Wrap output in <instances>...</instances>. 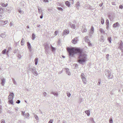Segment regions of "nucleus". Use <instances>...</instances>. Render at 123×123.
<instances>
[{"instance_id":"nucleus-52","label":"nucleus","mask_w":123,"mask_h":123,"mask_svg":"<svg viewBox=\"0 0 123 123\" xmlns=\"http://www.w3.org/2000/svg\"><path fill=\"white\" fill-rule=\"evenodd\" d=\"M20 100H18L16 101V103L17 104H19L20 103Z\"/></svg>"},{"instance_id":"nucleus-64","label":"nucleus","mask_w":123,"mask_h":123,"mask_svg":"<svg viewBox=\"0 0 123 123\" xmlns=\"http://www.w3.org/2000/svg\"><path fill=\"white\" fill-rule=\"evenodd\" d=\"M18 57L19 59L21 57V56L20 55H19L18 56Z\"/></svg>"},{"instance_id":"nucleus-46","label":"nucleus","mask_w":123,"mask_h":123,"mask_svg":"<svg viewBox=\"0 0 123 123\" xmlns=\"http://www.w3.org/2000/svg\"><path fill=\"white\" fill-rule=\"evenodd\" d=\"M5 121L3 119H2L1 121V123H5Z\"/></svg>"},{"instance_id":"nucleus-36","label":"nucleus","mask_w":123,"mask_h":123,"mask_svg":"<svg viewBox=\"0 0 123 123\" xmlns=\"http://www.w3.org/2000/svg\"><path fill=\"white\" fill-rule=\"evenodd\" d=\"M6 52V49H4L2 51V53L3 54H5Z\"/></svg>"},{"instance_id":"nucleus-34","label":"nucleus","mask_w":123,"mask_h":123,"mask_svg":"<svg viewBox=\"0 0 123 123\" xmlns=\"http://www.w3.org/2000/svg\"><path fill=\"white\" fill-rule=\"evenodd\" d=\"M67 96L68 97H69L71 96V94L70 93L68 92H67Z\"/></svg>"},{"instance_id":"nucleus-27","label":"nucleus","mask_w":123,"mask_h":123,"mask_svg":"<svg viewBox=\"0 0 123 123\" xmlns=\"http://www.w3.org/2000/svg\"><path fill=\"white\" fill-rule=\"evenodd\" d=\"M82 31V32H86L87 31V30L86 29L84 28H83L81 29Z\"/></svg>"},{"instance_id":"nucleus-24","label":"nucleus","mask_w":123,"mask_h":123,"mask_svg":"<svg viewBox=\"0 0 123 123\" xmlns=\"http://www.w3.org/2000/svg\"><path fill=\"white\" fill-rule=\"evenodd\" d=\"M101 22L102 24H103L104 23V20L102 18H101Z\"/></svg>"},{"instance_id":"nucleus-1","label":"nucleus","mask_w":123,"mask_h":123,"mask_svg":"<svg viewBox=\"0 0 123 123\" xmlns=\"http://www.w3.org/2000/svg\"><path fill=\"white\" fill-rule=\"evenodd\" d=\"M67 49L70 56L73 57L75 54L78 53V62L80 63L83 64L86 60L87 55L83 52L80 49L68 47Z\"/></svg>"},{"instance_id":"nucleus-17","label":"nucleus","mask_w":123,"mask_h":123,"mask_svg":"<svg viewBox=\"0 0 123 123\" xmlns=\"http://www.w3.org/2000/svg\"><path fill=\"white\" fill-rule=\"evenodd\" d=\"M119 48L122 52H123V45H119Z\"/></svg>"},{"instance_id":"nucleus-61","label":"nucleus","mask_w":123,"mask_h":123,"mask_svg":"<svg viewBox=\"0 0 123 123\" xmlns=\"http://www.w3.org/2000/svg\"><path fill=\"white\" fill-rule=\"evenodd\" d=\"M90 120L92 121H94L93 119V118H91L90 119Z\"/></svg>"},{"instance_id":"nucleus-4","label":"nucleus","mask_w":123,"mask_h":123,"mask_svg":"<svg viewBox=\"0 0 123 123\" xmlns=\"http://www.w3.org/2000/svg\"><path fill=\"white\" fill-rule=\"evenodd\" d=\"M49 45L48 44H46L45 45V52L46 54H47L48 52V49L49 48Z\"/></svg>"},{"instance_id":"nucleus-56","label":"nucleus","mask_w":123,"mask_h":123,"mask_svg":"<svg viewBox=\"0 0 123 123\" xmlns=\"http://www.w3.org/2000/svg\"><path fill=\"white\" fill-rule=\"evenodd\" d=\"M112 4L113 5H115V2H112Z\"/></svg>"},{"instance_id":"nucleus-10","label":"nucleus","mask_w":123,"mask_h":123,"mask_svg":"<svg viewBox=\"0 0 123 123\" xmlns=\"http://www.w3.org/2000/svg\"><path fill=\"white\" fill-rule=\"evenodd\" d=\"M69 33V31L68 30H65L64 31L63 33L62 34V36H63L64 35H67Z\"/></svg>"},{"instance_id":"nucleus-33","label":"nucleus","mask_w":123,"mask_h":123,"mask_svg":"<svg viewBox=\"0 0 123 123\" xmlns=\"http://www.w3.org/2000/svg\"><path fill=\"white\" fill-rule=\"evenodd\" d=\"M3 9L0 6V13L3 12Z\"/></svg>"},{"instance_id":"nucleus-20","label":"nucleus","mask_w":123,"mask_h":123,"mask_svg":"<svg viewBox=\"0 0 123 123\" xmlns=\"http://www.w3.org/2000/svg\"><path fill=\"white\" fill-rule=\"evenodd\" d=\"M81 76L82 79H85L86 78L85 76V75L83 73H82L81 74Z\"/></svg>"},{"instance_id":"nucleus-41","label":"nucleus","mask_w":123,"mask_h":123,"mask_svg":"<svg viewBox=\"0 0 123 123\" xmlns=\"http://www.w3.org/2000/svg\"><path fill=\"white\" fill-rule=\"evenodd\" d=\"M12 81L13 82V83H14V84H16V83L15 81V80L13 78H12Z\"/></svg>"},{"instance_id":"nucleus-22","label":"nucleus","mask_w":123,"mask_h":123,"mask_svg":"<svg viewBox=\"0 0 123 123\" xmlns=\"http://www.w3.org/2000/svg\"><path fill=\"white\" fill-rule=\"evenodd\" d=\"M27 45L28 49H30L31 48V44L29 42H28L27 43Z\"/></svg>"},{"instance_id":"nucleus-59","label":"nucleus","mask_w":123,"mask_h":123,"mask_svg":"<svg viewBox=\"0 0 123 123\" xmlns=\"http://www.w3.org/2000/svg\"><path fill=\"white\" fill-rule=\"evenodd\" d=\"M103 5V3H102L101 4H100L99 5V6H102V5Z\"/></svg>"},{"instance_id":"nucleus-19","label":"nucleus","mask_w":123,"mask_h":123,"mask_svg":"<svg viewBox=\"0 0 123 123\" xmlns=\"http://www.w3.org/2000/svg\"><path fill=\"white\" fill-rule=\"evenodd\" d=\"M85 112L86 113L88 116H89L90 114V111L89 110L85 111Z\"/></svg>"},{"instance_id":"nucleus-32","label":"nucleus","mask_w":123,"mask_h":123,"mask_svg":"<svg viewBox=\"0 0 123 123\" xmlns=\"http://www.w3.org/2000/svg\"><path fill=\"white\" fill-rule=\"evenodd\" d=\"M109 122L110 123H113V121L112 118H110L109 119Z\"/></svg>"},{"instance_id":"nucleus-6","label":"nucleus","mask_w":123,"mask_h":123,"mask_svg":"<svg viewBox=\"0 0 123 123\" xmlns=\"http://www.w3.org/2000/svg\"><path fill=\"white\" fill-rule=\"evenodd\" d=\"M14 94L13 93H11L8 96V99L9 100H13Z\"/></svg>"},{"instance_id":"nucleus-45","label":"nucleus","mask_w":123,"mask_h":123,"mask_svg":"<svg viewBox=\"0 0 123 123\" xmlns=\"http://www.w3.org/2000/svg\"><path fill=\"white\" fill-rule=\"evenodd\" d=\"M2 110V106L0 105V113H1Z\"/></svg>"},{"instance_id":"nucleus-16","label":"nucleus","mask_w":123,"mask_h":123,"mask_svg":"<svg viewBox=\"0 0 123 123\" xmlns=\"http://www.w3.org/2000/svg\"><path fill=\"white\" fill-rule=\"evenodd\" d=\"M76 8L77 9H78L80 5L79 2L78 1L76 3Z\"/></svg>"},{"instance_id":"nucleus-12","label":"nucleus","mask_w":123,"mask_h":123,"mask_svg":"<svg viewBox=\"0 0 123 123\" xmlns=\"http://www.w3.org/2000/svg\"><path fill=\"white\" fill-rule=\"evenodd\" d=\"M24 116L26 118H28L29 116V114L28 113L25 114V112H24Z\"/></svg>"},{"instance_id":"nucleus-43","label":"nucleus","mask_w":123,"mask_h":123,"mask_svg":"<svg viewBox=\"0 0 123 123\" xmlns=\"http://www.w3.org/2000/svg\"><path fill=\"white\" fill-rule=\"evenodd\" d=\"M43 94L44 97H46V96L47 94L46 92H44L43 93Z\"/></svg>"},{"instance_id":"nucleus-5","label":"nucleus","mask_w":123,"mask_h":123,"mask_svg":"<svg viewBox=\"0 0 123 123\" xmlns=\"http://www.w3.org/2000/svg\"><path fill=\"white\" fill-rule=\"evenodd\" d=\"M94 32V28L92 26L91 27V28L90 31L89 33L90 36L91 37L92 34H93Z\"/></svg>"},{"instance_id":"nucleus-42","label":"nucleus","mask_w":123,"mask_h":123,"mask_svg":"<svg viewBox=\"0 0 123 123\" xmlns=\"http://www.w3.org/2000/svg\"><path fill=\"white\" fill-rule=\"evenodd\" d=\"M2 6H3V7H5V4L4 3H1V4H0Z\"/></svg>"},{"instance_id":"nucleus-30","label":"nucleus","mask_w":123,"mask_h":123,"mask_svg":"<svg viewBox=\"0 0 123 123\" xmlns=\"http://www.w3.org/2000/svg\"><path fill=\"white\" fill-rule=\"evenodd\" d=\"M71 28L73 29H74L75 28V25L74 24H72L71 25Z\"/></svg>"},{"instance_id":"nucleus-3","label":"nucleus","mask_w":123,"mask_h":123,"mask_svg":"<svg viewBox=\"0 0 123 123\" xmlns=\"http://www.w3.org/2000/svg\"><path fill=\"white\" fill-rule=\"evenodd\" d=\"M120 26V25L118 22H117L115 23L113 25V28L115 29L118 28Z\"/></svg>"},{"instance_id":"nucleus-18","label":"nucleus","mask_w":123,"mask_h":123,"mask_svg":"<svg viewBox=\"0 0 123 123\" xmlns=\"http://www.w3.org/2000/svg\"><path fill=\"white\" fill-rule=\"evenodd\" d=\"M38 61V58H35L34 60L35 64L36 65L37 64Z\"/></svg>"},{"instance_id":"nucleus-23","label":"nucleus","mask_w":123,"mask_h":123,"mask_svg":"<svg viewBox=\"0 0 123 123\" xmlns=\"http://www.w3.org/2000/svg\"><path fill=\"white\" fill-rule=\"evenodd\" d=\"M35 38V35L34 33H32V40H34Z\"/></svg>"},{"instance_id":"nucleus-29","label":"nucleus","mask_w":123,"mask_h":123,"mask_svg":"<svg viewBox=\"0 0 123 123\" xmlns=\"http://www.w3.org/2000/svg\"><path fill=\"white\" fill-rule=\"evenodd\" d=\"M109 42L110 43H111V37H108V39H107Z\"/></svg>"},{"instance_id":"nucleus-44","label":"nucleus","mask_w":123,"mask_h":123,"mask_svg":"<svg viewBox=\"0 0 123 123\" xmlns=\"http://www.w3.org/2000/svg\"><path fill=\"white\" fill-rule=\"evenodd\" d=\"M119 8L122 9L123 8V6L122 5H120L119 6Z\"/></svg>"},{"instance_id":"nucleus-57","label":"nucleus","mask_w":123,"mask_h":123,"mask_svg":"<svg viewBox=\"0 0 123 123\" xmlns=\"http://www.w3.org/2000/svg\"><path fill=\"white\" fill-rule=\"evenodd\" d=\"M55 35H56L58 33V31H55Z\"/></svg>"},{"instance_id":"nucleus-40","label":"nucleus","mask_w":123,"mask_h":123,"mask_svg":"<svg viewBox=\"0 0 123 123\" xmlns=\"http://www.w3.org/2000/svg\"><path fill=\"white\" fill-rule=\"evenodd\" d=\"M109 55L108 54H107L106 55L107 61H108L109 60Z\"/></svg>"},{"instance_id":"nucleus-50","label":"nucleus","mask_w":123,"mask_h":123,"mask_svg":"<svg viewBox=\"0 0 123 123\" xmlns=\"http://www.w3.org/2000/svg\"><path fill=\"white\" fill-rule=\"evenodd\" d=\"M23 38H22L21 41V44L22 45H23Z\"/></svg>"},{"instance_id":"nucleus-39","label":"nucleus","mask_w":123,"mask_h":123,"mask_svg":"<svg viewBox=\"0 0 123 123\" xmlns=\"http://www.w3.org/2000/svg\"><path fill=\"white\" fill-rule=\"evenodd\" d=\"M57 9L59 11H62L63 10L62 8L61 7H58Z\"/></svg>"},{"instance_id":"nucleus-28","label":"nucleus","mask_w":123,"mask_h":123,"mask_svg":"<svg viewBox=\"0 0 123 123\" xmlns=\"http://www.w3.org/2000/svg\"><path fill=\"white\" fill-rule=\"evenodd\" d=\"M8 102L10 104H11L12 105H13V100H9Z\"/></svg>"},{"instance_id":"nucleus-38","label":"nucleus","mask_w":123,"mask_h":123,"mask_svg":"<svg viewBox=\"0 0 123 123\" xmlns=\"http://www.w3.org/2000/svg\"><path fill=\"white\" fill-rule=\"evenodd\" d=\"M34 117L35 118V119H36V120H38V117L37 115H35L34 116Z\"/></svg>"},{"instance_id":"nucleus-7","label":"nucleus","mask_w":123,"mask_h":123,"mask_svg":"<svg viewBox=\"0 0 123 123\" xmlns=\"http://www.w3.org/2000/svg\"><path fill=\"white\" fill-rule=\"evenodd\" d=\"M78 37H76L73 39L72 40V42L74 44H76L77 43V42L78 41Z\"/></svg>"},{"instance_id":"nucleus-51","label":"nucleus","mask_w":123,"mask_h":123,"mask_svg":"<svg viewBox=\"0 0 123 123\" xmlns=\"http://www.w3.org/2000/svg\"><path fill=\"white\" fill-rule=\"evenodd\" d=\"M43 13H42L41 15L40 16V18L41 19H42L43 18Z\"/></svg>"},{"instance_id":"nucleus-54","label":"nucleus","mask_w":123,"mask_h":123,"mask_svg":"<svg viewBox=\"0 0 123 123\" xmlns=\"http://www.w3.org/2000/svg\"><path fill=\"white\" fill-rule=\"evenodd\" d=\"M43 1L44 2H49V1L48 0H43Z\"/></svg>"},{"instance_id":"nucleus-60","label":"nucleus","mask_w":123,"mask_h":123,"mask_svg":"<svg viewBox=\"0 0 123 123\" xmlns=\"http://www.w3.org/2000/svg\"><path fill=\"white\" fill-rule=\"evenodd\" d=\"M10 25L11 26H12V22H11L10 23Z\"/></svg>"},{"instance_id":"nucleus-26","label":"nucleus","mask_w":123,"mask_h":123,"mask_svg":"<svg viewBox=\"0 0 123 123\" xmlns=\"http://www.w3.org/2000/svg\"><path fill=\"white\" fill-rule=\"evenodd\" d=\"M51 94H53L54 96H57L58 95V93L57 92H51Z\"/></svg>"},{"instance_id":"nucleus-21","label":"nucleus","mask_w":123,"mask_h":123,"mask_svg":"<svg viewBox=\"0 0 123 123\" xmlns=\"http://www.w3.org/2000/svg\"><path fill=\"white\" fill-rule=\"evenodd\" d=\"M82 80L84 84H85L86 83L87 81L86 78L85 79H82Z\"/></svg>"},{"instance_id":"nucleus-11","label":"nucleus","mask_w":123,"mask_h":123,"mask_svg":"<svg viewBox=\"0 0 123 123\" xmlns=\"http://www.w3.org/2000/svg\"><path fill=\"white\" fill-rule=\"evenodd\" d=\"M6 81V80L5 78H3L1 79V84L2 86H4L5 83Z\"/></svg>"},{"instance_id":"nucleus-13","label":"nucleus","mask_w":123,"mask_h":123,"mask_svg":"<svg viewBox=\"0 0 123 123\" xmlns=\"http://www.w3.org/2000/svg\"><path fill=\"white\" fill-rule=\"evenodd\" d=\"M50 48L51 49V51L52 52H54L55 51L56 49L55 48L53 47L51 44L50 45Z\"/></svg>"},{"instance_id":"nucleus-55","label":"nucleus","mask_w":123,"mask_h":123,"mask_svg":"<svg viewBox=\"0 0 123 123\" xmlns=\"http://www.w3.org/2000/svg\"><path fill=\"white\" fill-rule=\"evenodd\" d=\"M3 18V16L0 14V19H1Z\"/></svg>"},{"instance_id":"nucleus-53","label":"nucleus","mask_w":123,"mask_h":123,"mask_svg":"<svg viewBox=\"0 0 123 123\" xmlns=\"http://www.w3.org/2000/svg\"><path fill=\"white\" fill-rule=\"evenodd\" d=\"M123 45V42L122 41H121L119 45Z\"/></svg>"},{"instance_id":"nucleus-58","label":"nucleus","mask_w":123,"mask_h":123,"mask_svg":"<svg viewBox=\"0 0 123 123\" xmlns=\"http://www.w3.org/2000/svg\"><path fill=\"white\" fill-rule=\"evenodd\" d=\"M63 71V70H62L61 71L59 72L58 73V74H61V73H62V72Z\"/></svg>"},{"instance_id":"nucleus-37","label":"nucleus","mask_w":123,"mask_h":123,"mask_svg":"<svg viewBox=\"0 0 123 123\" xmlns=\"http://www.w3.org/2000/svg\"><path fill=\"white\" fill-rule=\"evenodd\" d=\"M100 31L101 33H104L105 32L104 29H100Z\"/></svg>"},{"instance_id":"nucleus-35","label":"nucleus","mask_w":123,"mask_h":123,"mask_svg":"<svg viewBox=\"0 0 123 123\" xmlns=\"http://www.w3.org/2000/svg\"><path fill=\"white\" fill-rule=\"evenodd\" d=\"M38 12L40 13L41 12H42L43 10H42L41 9H40V8L39 7L38 8Z\"/></svg>"},{"instance_id":"nucleus-63","label":"nucleus","mask_w":123,"mask_h":123,"mask_svg":"<svg viewBox=\"0 0 123 123\" xmlns=\"http://www.w3.org/2000/svg\"><path fill=\"white\" fill-rule=\"evenodd\" d=\"M101 82L98 81V85L99 86L101 84Z\"/></svg>"},{"instance_id":"nucleus-14","label":"nucleus","mask_w":123,"mask_h":123,"mask_svg":"<svg viewBox=\"0 0 123 123\" xmlns=\"http://www.w3.org/2000/svg\"><path fill=\"white\" fill-rule=\"evenodd\" d=\"M84 39L85 41L87 43L90 42V40L88 39V37L87 36H86L84 38Z\"/></svg>"},{"instance_id":"nucleus-47","label":"nucleus","mask_w":123,"mask_h":123,"mask_svg":"<svg viewBox=\"0 0 123 123\" xmlns=\"http://www.w3.org/2000/svg\"><path fill=\"white\" fill-rule=\"evenodd\" d=\"M0 24H4L3 21H0Z\"/></svg>"},{"instance_id":"nucleus-9","label":"nucleus","mask_w":123,"mask_h":123,"mask_svg":"<svg viewBox=\"0 0 123 123\" xmlns=\"http://www.w3.org/2000/svg\"><path fill=\"white\" fill-rule=\"evenodd\" d=\"M65 69L66 74L69 75H71V73L69 69L67 68H66Z\"/></svg>"},{"instance_id":"nucleus-15","label":"nucleus","mask_w":123,"mask_h":123,"mask_svg":"<svg viewBox=\"0 0 123 123\" xmlns=\"http://www.w3.org/2000/svg\"><path fill=\"white\" fill-rule=\"evenodd\" d=\"M65 3L66 5L68 7H69L70 6V3L68 1H66L65 2Z\"/></svg>"},{"instance_id":"nucleus-8","label":"nucleus","mask_w":123,"mask_h":123,"mask_svg":"<svg viewBox=\"0 0 123 123\" xmlns=\"http://www.w3.org/2000/svg\"><path fill=\"white\" fill-rule=\"evenodd\" d=\"M105 75L107 77L109 74H111V72L110 71L107 70H105Z\"/></svg>"},{"instance_id":"nucleus-62","label":"nucleus","mask_w":123,"mask_h":123,"mask_svg":"<svg viewBox=\"0 0 123 123\" xmlns=\"http://www.w3.org/2000/svg\"><path fill=\"white\" fill-rule=\"evenodd\" d=\"M107 25V26H106V29H108L109 27V25Z\"/></svg>"},{"instance_id":"nucleus-49","label":"nucleus","mask_w":123,"mask_h":123,"mask_svg":"<svg viewBox=\"0 0 123 123\" xmlns=\"http://www.w3.org/2000/svg\"><path fill=\"white\" fill-rule=\"evenodd\" d=\"M8 22V21L7 20H6L3 21L4 23V24H7V23Z\"/></svg>"},{"instance_id":"nucleus-48","label":"nucleus","mask_w":123,"mask_h":123,"mask_svg":"<svg viewBox=\"0 0 123 123\" xmlns=\"http://www.w3.org/2000/svg\"><path fill=\"white\" fill-rule=\"evenodd\" d=\"M53 120L52 119H51L49 122L48 123H53Z\"/></svg>"},{"instance_id":"nucleus-31","label":"nucleus","mask_w":123,"mask_h":123,"mask_svg":"<svg viewBox=\"0 0 123 123\" xmlns=\"http://www.w3.org/2000/svg\"><path fill=\"white\" fill-rule=\"evenodd\" d=\"M106 25H109V21L107 19L106 20Z\"/></svg>"},{"instance_id":"nucleus-2","label":"nucleus","mask_w":123,"mask_h":123,"mask_svg":"<svg viewBox=\"0 0 123 123\" xmlns=\"http://www.w3.org/2000/svg\"><path fill=\"white\" fill-rule=\"evenodd\" d=\"M29 69L32 72L35 76H37L38 75L37 72L34 67L30 68Z\"/></svg>"},{"instance_id":"nucleus-25","label":"nucleus","mask_w":123,"mask_h":123,"mask_svg":"<svg viewBox=\"0 0 123 123\" xmlns=\"http://www.w3.org/2000/svg\"><path fill=\"white\" fill-rule=\"evenodd\" d=\"M113 76V75H112L111 74H109L108 75V76L107 77L109 78V79H112L113 77H112Z\"/></svg>"}]
</instances>
